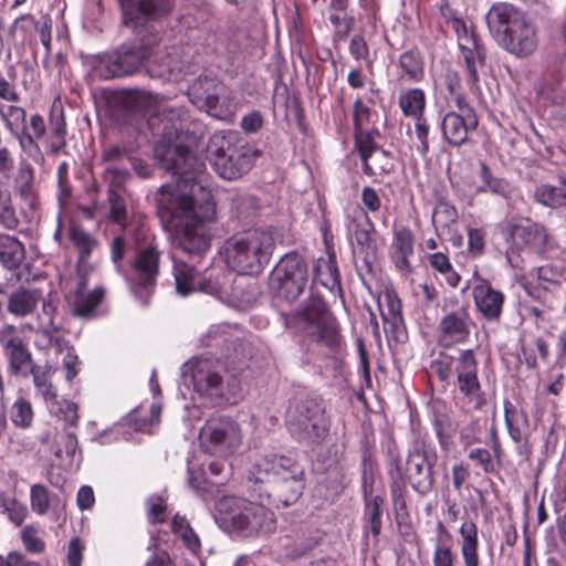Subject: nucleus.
I'll return each instance as SVG.
<instances>
[{
    "label": "nucleus",
    "mask_w": 566,
    "mask_h": 566,
    "mask_svg": "<svg viewBox=\"0 0 566 566\" xmlns=\"http://www.w3.org/2000/svg\"><path fill=\"white\" fill-rule=\"evenodd\" d=\"M227 283H228V279L224 275H222V281H220L219 277H216V279H211V277L200 279L199 277L198 291L213 295L218 298H223L224 296L228 295Z\"/></svg>",
    "instance_id": "nucleus-55"
},
{
    "label": "nucleus",
    "mask_w": 566,
    "mask_h": 566,
    "mask_svg": "<svg viewBox=\"0 0 566 566\" xmlns=\"http://www.w3.org/2000/svg\"><path fill=\"white\" fill-rule=\"evenodd\" d=\"M474 305L481 316L488 322H499L504 305V294L482 281L472 290Z\"/></svg>",
    "instance_id": "nucleus-25"
},
{
    "label": "nucleus",
    "mask_w": 566,
    "mask_h": 566,
    "mask_svg": "<svg viewBox=\"0 0 566 566\" xmlns=\"http://www.w3.org/2000/svg\"><path fill=\"white\" fill-rule=\"evenodd\" d=\"M386 469L389 478V489L392 503L396 507L405 509V483L402 478V461L398 443L389 438L385 444Z\"/></svg>",
    "instance_id": "nucleus-22"
},
{
    "label": "nucleus",
    "mask_w": 566,
    "mask_h": 566,
    "mask_svg": "<svg viewBox=\"0 0 566 566\" xmlns=\"http://www.w3.org/2000/svg\"><path fill=\"white\" fill-rule=\"evenodd\" d=\"M4 355L8 359V373L14 377H29L32 367L38 365L24 343L4 353Z\"/></svg>",
    "instance_id": "nucleus-34"
},
{
    "label": "nucleus",
    "mask_w": 566,
    "mask_h": 566,
    "mask_svg": "<svg viewBox=\"0 0 566 566\" xmlns=\"http://www.w3.org/2000/svg\"><path fill=\"white\" fill-rule=\"evenodd\" d=\"M30 502L32 510L39 514L44 515L50 507L49 490L42 484H34L30 491Z\"/></svg>",
    "instance_id": "nucleus-52"
},
{
    "label": "nucleus",
    "mask_w": 566,
    "mask_h": 566,
    "mask_svg": "<svg viewBox=\"0 0 566 566\" xmlns=\"http://www.w3.org/2000/svg\"><path fill=\"white\" fill-rule=\"evenodd\" d=\"M426 105V94L421 88H408L399 95V107L405 116L416 120V133L420 140H426L429 134V125L423 118Z\"/></svg>",
    "instance_id": "nucleus-24"
},
{
    "label": "nucleus",
    "mask_w": 566,
    "mask_h": 566,
    "mask_svg": "<svg viewBox=\"0 0 566 566\" xmlns=\"http://www.w3.org/2000/svg\"><path fill=\"white\" fill-rule=\"evenodd\" d=\"M398 64L410 82H420L424 76V62L418 49H410L400 54Z\"/></svg>",
    "instance_id": "nucleus-39"
},
{
    "label": "nucleus",
    "mask_w": 566,
    "mask_h": 566,
    "mask_svg": "<svg viewBox=\"0 0 566 566\" xmlns=\"http://www.w3.org/2000/svg\"><path fill=\"white\" fill-rule=\"evenodd\" d=\"M507 240L512 241L506 252V259L512 268L523 269L524 259L520 250L543 256L546 252L548 233L546 229L530 219L511 220L505 229Z\"/></svg>",
    "instance_id": "nucleus-11"
},
{
    "label": "nucleus",
    "mask_w": 566,
    "mask_h": 566,
    "mask_svg": "<svg viewBox=\"0 0 566 566\" xmlns=\"http://www.w3.org/2000/svg\"><path fill=\"white\" fill-rule=\"evenodd\" d=\"M464 62H467V57L471 61H478L479 64L483 65L485 62L486 53L484 45L480 42L479 39L471 40L469 42H461L459 45Z\"/></svg>",
    "instance_id": "nucleus-56"
},
{
    "label": "nucleus",
    "mask_w": 566,
    "mask_h": 566,
    "mask_svg": "<svg viewBox=\"0 0 566 566\" xmlns=\"http://www.w3.org/2000/svg\"><path fill=\"white\" fill-rule=\"evenodd\" d=\"M392 260L400 271H411L409 258L413 255V234L408 228H401L394 234Z\"/></svg>",
    "instance_id": "nucleus-31"
},
{
    "label": "nucleus",
    "mask_w": 566,
    "mask_h": 566,
    "mask_svg": "<svg viewBox=\"0 0 566 566\" xmlns=\"http://www.w3.org/2000/svg\"><path fill=\"white\" fill-rule=\"evenodd\" d=\"M24 342L17 335V327L12 324H6L0 328V345L7 353Z\"/></svg>",
    "instance_id": "nucleus-64"
},
{
    "label": "nucleus",
    "mask_w": 566,
    "mask_h": 566,
    "mask_svg": "<svg viewBox=\"0 0 566 566\" xmlns=\"http://www.w3.org/2000/svg\"><path fill=\"white\" fill-rule=\"evenodd\" d=\"M147 516L151 524L164 523L166 521V501L161 495L154 494L146 501Z\"/></svg>",
    "instance_id": "nucleus-53"
},
{
    "label": "nucleus",
    "mask_w": 566,
    "mask_h": 566,
    "mask_svg": "<svg viewBox=\"0 0 566 566\" xmlns=\"http://www.w3.org/2000/svg\"><path fill=\"white\" fill-rule=\"evenodd\" d=\"M283 232L276 227H260L237 233L226 241V262L239 274H260L270 263Z\"/></svg>",
    "instance_id": "nucleus-4"
},
{
    "label": "nucleus",
    "mask_w": 566,
    "mask_h": 566,
    "mask_svg": "<svg viewBox=\"0 0 566 566\" xmlns=\"http://www.w3.org/2000/svg\"><path fill=\"white\" fill-rule=\"evenodd\" d=\"M310 271L304 256L296 251L284 254L274 269L277 294L287 302L296 301L308 285Z\"/></svg>",
    "instance_id": "nucleus-14"
},
{
    "label": "nucleus",
    "mask_w": 566,
    "mask_h": 566,
    "mask_svg": "<svg viewBox=\"0 0 566 566\" xmlns=\"http://www.w3.org/2000/svg\"><path fill=\"white\" fill-rule=\"evenodd\" d=\"M0 224L8 230H15L20 224L12 205L11 193L2 185H0Z\"/></svg>",
    "instance_id": "nucleus-44"
},
{
    "label": "nucleus",
    "mask_w": 566,
    "mask_h": 566,
    "mask_svg": "<svg viewBox=\"0 0 566 566\" xmlns=\"http://www.w3.org/2000/svg\"><path fill=\"white\" fill-rule=\"evenodd\" d=\"M251 144H222L217 147L210 159L216 172L226 180H234L250 171L259 151Z\"/></svg>",
    "instance_id": "nucleus-16"
},
{
    "label": "nucleus",
    "mask_w": 566,
    "mask_h": 566,
    "mask_svg": "<svg viewBox=\"0 0 566 566\" xmlns=\"http://www.w3.org/2000/svg\"><path fill=\"white\" fill-rule=\"evenodd\" d=\"M534 197L537 202L552 208H566V177L559 176V186L541 185Z\"/></svg>",
    "instance_id": "nucleus-38"
},
{
    "label": "nucleus",
    "mask_w": 566,
    "mask_h": 566,
    "mask_svg": "<svg viewBox=\"0 0 566 566\" xmlns=\"http://www.w3.org/2000/svg\"><path fill=\"white\" fill-rule=\"evenodd\" d=\"M69 238L78 252L80 263H86L90 260L93 250L98 247V241L77 226H72L70 228Z\"/></svg>",
    "instance_id": "nucleus-41"
},
{
    "label": "nucleus",
    "mask_w": 566,
    "mask_h": 566,
    "mask_svg": "<svg viewBox=\"0 0 566 566\" xmlns=\"http://www.w3.org/2000/svg\"><path fill=\"white\" fill-rule=\"evenodd\" d=\"M348 4L349 0H329L328 19L335 41L346 40L355 24V18L347 12Z\"/></svg>",
    "instance_id": "nucleus-27"
},
{
    "label": "nucleus",
    "mask_w": 566,
    "mask_h": 566,
    "mask_svg": "<svg viewBox=\"0 0 566 566\" xmlns=\"http://www.w3.org/2000/svg\"><path fill=\"white\" fill-rule=\"evenodd\" d=\"M365 502V516L368 521L370 532L374 536H378L381 531V513L384 505V497L381 495H369L364 497Z\"/></svg>",
    "instance_id": "nucleus-43"
},
{
    "label": "nucleus",
    "mask_w": 566,
    "mask_h": 566,
    "mask_svg": "<svg viewBox=\"0 0 566 566\" xmlns=\"http://www.w3.org/2000/svg\"><path fill=\"white\" fill-rule=\"evenodd\" d=\"M370 117V109L363 103L360 97L354 102V125L355 135L360 138L365 134L364 126L368 124Z\"/></svg>",
    "instance_id": "nucleus-59"
},
{
    "label": "nucleus",
    "mask_w": 566,
    "mask_h": 566,
    "mask_svg": "<svg viewBox=\"0 0 566 566\" xmlns=\"http://www.w3.org/2000/svg\"><path fill=\"white\" fill-rule=\"evenodd\" d=\"M109 218L119 224H125L127 220L126 202L125 199L115 190L108 193Z\"/></svg>",
    "instance_id": "nucleus-54"
},
{
    "label": "nucleus",
    "mask_w": 566,
    "mask_h": 566,
    "mask_svg": "<svg viewBox=\"0 0 566 566\" xmlns=\"http://www.w3.org/2000/svg\"><path fill=\"white\" fill-rule=\"evenodd\" d=\"M199 144H155L154 157L176 177L156 195L157 214L171 229L177 245L189 255L202 256L211 247L210 223L216 219L211 191L199 179L205 161L192 148Z\"/></svg>",
    "instance_id": "nucleus-1"
},
{
    "label": "nucleus",
    "mask_w": 566,
    "mask_h": 566,
    "mask_svg": "<svg viewBox=\"0 0 566 566\" xmlns=\"http://www.w3.org/2000/svg\"><path fill=\"white\" fill-rule=\"evenodd\" d=\"M172 274L179 295L188 296L198 291L200 275L195 266L180 260H174Z\"/></svg>",
    "instance_id": "nucleus-32"
},
{
    "label": "nucleus",
    "mask_w": 566,
    "mask_h": 566,
    "mask_svg": "<svg viewBox=\"0 0 566 566\" xmlns=\"http://www.w3.org/2000/svg\"><path fill=\"white\" fill-rule=\"evenodd\" d=\"M33 177V169L30 166H24L19 169L14 179V191L30 205L34 199Z\"/></svg>",
    "instance_id": "nucleus-45"
},
{
    "label": "nucleus",
    "mask_w": 566,
    "mask_h": 566,
    "mask_svg": "<svg viewBox=\"0 0 566 566\" xmlns=\"http://www.w3.org/2000/svg\"><path fill=\"white\" fill-rule=\"evenodd\" d=\"M484 443L489 446L490 449L472 448L468 453V459L485 474L495 473L501 467L503 449L494 423L490 426L489 434Z\"/></svg>",
    "instance_id": "nucleus-23"
},
{
    "label": "nucleus",
    "mask_w": 566,
    "mask_h": 566,
    "mask_svg": "<svg viewBox=\"0 0 566 566\" xmlns=\"http://www.w3.org/2000/svg\"><path fill=\"white\" fill-rule=\"evenodd\" d=\"M184 378L190 377L195 390L200 396L223 397V378L208 359L186 365Z\"/></svg>",
    "instance_id": "nucleus-19"
},
{
    "label": "nucleus",
    "mask_w": 566,
    "mask_h": 566,
    "mask_svg": "<svg viewBox=\"0 0 566 566\" xmlns=\"http://www.w3.org/2000/svg\"><path fill=\"white\" fill-rule=\"evenodd\" d=\"M53 368L51 365H36L30 370L32 381L35 387V394L40 396L45 402H55L57 397L56 389L52 384Z\"/></svg>",
    "instance_id": "nucleus-37"
},
{
    "label": "nucleus",
    "mask_w": 566,
    "mask_h": 566,
    "mask_svg": "<svg viewBox=\"0 0 566 566\" xmlns=\"http://www.w3.org/2000/svg\"><path fill=\"white\" fill-rule=\"evenodd\" d=\"M159 265L160 251L150 242L136 249L129 270L124 274L130 291L145 304L156 285Z\"/></svg>",
    "instance_id": "nucleus-12"
},
{
    "label": "nucleus",
    "mask_w": 566,
    "mask_h": 566,
    "mask_svg": "<svg viewBox=\"0 0 566 566\" xmlns=\"http://www.w3.org/2000/svg\"><path fill=\"white\" fill-rule=\"evenodd\" d=\"M365 222V226L355 223L353 228L352 252L359 275L373 274L377 260V243L373 237L376 228L366 212Z\"/></svg>",
    "instance_id": "nucleus-18"
},
{
    "label": "nucleus",
    "mask_w": 566,
    "mask_h": 566,
    "mask_svg": "<svg viewBox=\"0 0 566 566\" xmlns=\"http://www.w3.org/2000/svg\"><path fill=\"white\" fill-rule=\"evenodd\" d=\"M77 447L78 443L76 436L73 432H66L60 437L54 454L59 459H63L64 455L67 458H73Z\"/></svg>",
    "instance_id": "nucleus-60"
},
{
    "label": "nucleus",
    "mask_w": 566,
    "mask_h": 566,
    "mask_svg": "<svg viewBox=\"0 0 566 566\" xmlns=\"http://www.w3.org/2000/svg\"><path fill=\"white\" fill-rule=\"evenodd\" d=\"M521 413L516 407L509 400L504 401V420L510 437L515 442H521L524 439L522 429L518 426Z\"/></svg>",
    "instance_id": "nucleus-49"
},
{
    "label": "nucleus",
    "mask_w": 566,
    "mask_h": 566,
    "mask_svg": "<svg viewBox=\"0 0 566 566\" xmlns=\"http://www.w3.org/2000/svg\"><path fill=\"white\" fill-rule=\"evenodd\" d=\"M454 358L447 354H440L438 358L433 359L430 364L431 371L439 378L440 381H448L454 364Z\"/></svg>",
    "instance_id": "nucleus-58"
},
{
    "label": "nucleus",
    "mask_w": 566,
    "mask_h": 566,
    "mask_svg": "<svg viewBox=\"0 0 566 566\" xmlns=\"http://www.w3.org/2000/svg\"><path fill=\"white\" fill-rule=\"evenodd\" d=\"M378 307L386 332L397 333L403 325L400 298L395 292L386 291L378 298Z\"/></svg>",
    "instance_id": "nucleus-29"
},
{
    "label": "nucleus",
    "mask_w": 566,
    "mask_h": 566,
    "mask_svg": "<svg viewBox=\"0 0 566 566\" xmlns=\"http://www.w3.org/2000/svg\"><path fill=\"white\" fill-rule=\"evenodd\" d=\"M25 258L24 245L12 235L0 234V263L8 270L20 268Z\"/></svg>",
    "instance_id": "nucleus-35"
},
{
    "label": "nucleus",
    "mask_w": 566,
    "mask_h": 566,
    "mask_svg": "<svg viewBox=\"0 0 566 566\" xmlns=\"http://www.w3.org/2000/svg\"><path fill=\"white\" fill-rule=\"evenodd\" d=\"M38 293L24 287H19L8 295L7 311L17 317L31 314L36 307Z\"/></svg>",
    "instance_id": "nucleus-36"
},
{
    "label": "nucleus",
    "mask_w": 566,
    "mask_h": 566,
    "mask_svg": "<svg viewBox=\"0 0 566 566\" xmlns=\"http://www.w3.org/2000/svg\"><path fill=\"white\" fill-rule=\"evenodd\" d=\"M33 419V411L31 403L19 398L12 406L11 420L17 427L28 428Z\"/></svg>",
    "instance_id": "nucleus-50"
},
{
    "label": "nucleus",
    "mask_w": 566,
    "mask_h": 566,
    "mask_svg": "<svg viewBox=\"0 0 566 566\" xmlns=\"http://www.w3.org/2000/svg\"><path fill=\"white\" fill-rule=\"evenodd\" d=\"M433 429L436 432L437 440L442 450H449L451 442V419L450 417L438 410L433 413L432 419Z\"/></svg>",
    "instance_id": "nucleus-47"
},
{
    "label": "nucleus",
    "mask_w": 566,
    "mask_h": 566,
    "mask_svg": "<svg viewBox=\"0 0 566 566\" xmlns=\"http://www.w3.org/2000/svg\"><path fill=\"white\" fill-rule=\"evenodd\" d=\"M54 405H57V409L55 410V415L60 420H63L66 424L75 426L78 419L77 413V405L69 401H57L55 399Z\"/></svg>",
    "instance_id": "nucleus-61"
},
{
    "label": "nucleus",
    "mask_w": 566,
    "mask_h": 566,
    "mask_svg": "<svg viewBox=\"0 0 566 566\" xmlns=\"http://www.w3.org/2000/svg\"><path fill=\"white\" fill-rule=\"evenodd\" d=\"M289 322L311 340L335 349L340 345L339 325L323 296L311 287L310 295Z\"/></svg>",
    "instance_id": "nucleus-8"
},
{
    "label": "nucleus",
    "mask_w": 566,
    "mask_h": 566,
    "mask_svg": "<svg viewBox=\"0 0 566 566\" xmlns=\"http://www.w3.org/2000/svg\"><path fill=\"white\" fill-rule=\"evenodd\" d=\"M538 286L545 291H555L560 287L562 273L552 265H542L535 270Z\"/></svg>",
    "instance_id": "nucleus-48"
},
{
    "label": "nucleus",
    "mask_w": 566,
    "mask_h": 566,
    "mask_svg": "<svg viewBox=\"0 0 566 566\" xmlns=\"http://www.w3.org/2000/svg\"><path fill=\"white\" fill-rule=\"evenodd\" d=\"M439 455L436 447L423 438L413 439L406 453L402 478L405 493L407 484L419 495H428L436 484L434 468Z\"/></svg>",
    "instance_id": "nucleus-10"
},
{
    "label": "nucleus",
    "mask_w": 566,
    "mask_h": 566,
    "mask_svg": "<svg viewBox=\"0 0 566 566\" xmlns=\"http://www.w3.org/2000/svg\"><path fill=\"white\" fill-rule=\"evenodd\" d=\"M156 96L139 94L126 96L127 106L142 109L147 107L145 123L139 128V137L147 142H198V137L190 136L185 129L178 112L166 106H155Z\"/></svg>",
    "instance_id": "nucleus-9"
},
{
    "label": "nucleus",
    "mask_w": 566,
    "mask_h": 566,
    "mask_svg": "<svg viewBox=\"0 0 566 566\" xmlns=\"http://www.w3.org/2000/svg\"><path fill=\"white\" fill-rule=\"evenodd\" d=\"M182 70L184 62L177 46H165L160 50L159 45L146 64V74L163 82L177 81Z\"/></svg>",
    "instance_id": "nucleus-21"
},
{
    "label": "nucleus",
    "mask_w": 566,
    "mask_h": 566,
    "mask_svg": "<svg viewBox=\"0 0 566 566\" xmlns=\"http://www.w3.org/2000/svg\"><path fill=\"white\" fill-rule=\"evenodd\" d=\"M480 168L482 185L476 188L478 193L491 191L492 193L503 198H509L511 196L512 188L505 179L494 177L484 161H480Z\"/></svg>",
    "instance_id": "nucleus-40"
},
{
    "label": "nucleus",
    "mask_w": 566,
    "mask_h": 566,
    "mask_svg": "<svg viewBox=\"0 0 566 566\" xmlns=\"http://www.w3.org/2000/svg\"><path fill=\"white\" fill-rule=\"evenodd\" d=\"M360 486L363 497L374 495V484L377 473V464L371 455L365 454L360 463Z\"/></svg>",
    "instance_id": "nucleus-46"
},
{
    "label": "nucleus",
    "mask_w": 566,
    "mask_h": 566,
    "mask_svg": "<svg viewBox=\"0 0 566 566\" xmlns=\"http://www.w3.org/2000/svg\"><path fill=\"white\" fill-rule=\"evenodd\" d=\"M314 281L329 290L332 293L343 296L340 273L334 251H327V258L317 259L314 266Z\"/></svg>",
    "instance_id": "nucleus-26"
},
{
    "label": "nucleus",
    "mask_w": 566,
    "mask_h": 566,
    "mask_svg": "<svg viewBox=\"0 0 566 566\" xmlns=\"http://www.w3.org/2000/svg\"><path fill=\"white\" fill-rule=\"evenodd\" d=\"M86 283L81 281L77 285L74 301L72 304V314L81 318H92L96 308L104 298L105 292L102 287H96L86 293Z\"/></svg>",
    "instance_id": "nucleus-28"
},
{
    "label": "nucleus",
    "mask_w": 566,
    "mask_h": 566,
    "mask_svg": "<svg viewBox=\"0 0 566 566\" xmlns=\"http://www.w3.org/2000/svg\"><path fill=\"white\" fill-rule=\"evenodd\" d=\"M472 319L468 306L447 312L438 325L439 342L444 346L464 343L471 334Z\"/></svg>",
    "instance_id": "nucleus-20"
},
{
    "label": "nucleus",
    "mask_w": 566,
    "mask_h": 566,
    "mask_svg": "<svg viewBox=\"0 0 566 566\" xmlns=\"http://www.w3.org/2000/svg\"><path fill=\"white\" fill-rule=\"evenodd\" d=\"M478 120L474 115L467 123L463 116L455 113H448L442 120L441 127L446 142H467L468 133L475 128Z\"/></svg>",
    "instance_id": "nucleus-33"
},
{
    "label": "nucleus",
    "mask_w": 566,
    "mask_h": 566,
    "mask_svg": "<svg viewBox=\"0 0 566 566\" xmlns=\"http://www.w3.org/2000/svg\"><path fill=\"white\" fill-rule=\"evenodd\" d=\"M455 554L450 544L437 538L433 552V566H454Z\"/></svg>",
    "instance_id": "nucleus-57"
},
{
    "label": "nucleus",
    "mask_w": 566,
    "mask_h": 566,
    "mask_svg": "<svg viewBox=\"0 0 566 566\" xmlns=\"http://www.w3.org/2000/svg\"><path fill=\"white\" fill-rule=\"evenodd\" d=\"M216 521L224 531L245 537L269 535L276 528L274 513L263 503L223 496L216 505Z\"/></svg>",
    "instance_id": "nucleus-6"
},
{
    "label": "nucleus",
    "mask_w": 566,
    "mask_h": 566,
    "mask_svg": "<svg viewBox=\"0 0 566 566\" xmlns=\"http://www.w3.org/2000/svg\"><path fill=\"white\" fill-rule=\"evenodd\" d=\"M492 38L507 52L516 56H526L537 46L534 25L525 14L513 4L494 3L485 15Z\"/></svg>",
    "instance_id": "nucleus-5"
},
{
    "label": "nucleus",
    "mask_w": 566,
    "mask_h": 566,
    "mask_svg": "<svg viewBox=\"0 0 566 566\" xmlns=\"http://www.w3.org/2000/svg\"><path fill=\"white\" fill-rule=\"evenodd\" d=\"M458 212L454 207L441 202L439 203L432 213V222L433 224L440 223L443 227H447L449 223H453L457 221Z\"/></svg>",
    "instance_id": "nucleus-63"
},
{
    "label": "nucleus",
    "mask_w": 566,
    "mask_h": 566,
    "mask_svg": "<svg viewBox=\"0 0 566 566\" xmlns=\"http://www.w3.org/2000/svg\"><path fill=\"white\" fill-rule=\"evenodd\" d=\"M59 331L60 326L55 323L54 316H50L48 321L43 323L41 334L48 339L49 345L62 352L63 345H66V342L56 336Z\"/></svg>",
    "instance_id": "nucleus-62"
},
{
    "label": "nucleus",
    "mask_w": 566,
    "mask_h": 566,
    "mask_svg": "<svg viewBox=\"0 0 566 566\" xmlns=\"http://www.w3.org/2000/svg\"><path fill=\"white\" fill-rule=\"evenodd\" d=\"M481 422L479 419H472L467 424L461 427L459 431L460 443L464 448H470L474 444L482 443L481 438Z\"/></svg>",
    "instance_id": "nucleus-51"
},
{
    "label": "nucleus",
    "mask_w": 566,
    "mask_h": 566,
    "mask_svg": "<svg viewBox=\"0 0 566 566\" xmlns=\"http://www.w3.org/2000/svg\"><path fill=\"white\" fill-rule=\"evenodd\" d=\"M171 10V0H123V23L134 29L135 36L111 53L96 55V75L103 80H111L146 72L148 60L163 42L161 31L151 21L168 15Z\"/></svg>",
    "instance_id": "nucleus-2"
},
{
    "label": "nucleus",
    "mask_w": 566,
    "mask_h": 566,
    "mask_svg": "<svg viewBox=\"0 0 566 566\" xmlns=\"http://www.w3.org/2000/svg\"><path fill=\"white\" fill-rule=\"evenodd\" d=\"M251 492L260 500L290 506L298 501L305 489L304 467L285 454L269 453L255 460L250 469Z\"/></svg>",
    "instance_id": "nucleus-3"
},
{
    "label": "nucleus",
    "mask_w": 566,
    "mask_h": 566,
    "mask_svg": "<svg viewBox=\"0 0 566 566\" xmlns=\"http://www.w3.org/2000/svg\"><path fill=\"white\" fill-rule=\"evenodd\" d=\"M284 422L296 442L311 448L325 440L331 426L324 401L304 396H295L290 400Z\"/></svg>",
    "instance_id": "nucleus-7"
},
{
    "label": "nucleus",
    "mask_w": 566,
    "mask_h": 566,
    "mask_svg": "<svg viewBox=\"0 0 566 566\" xmlns=\"http://www.w3.org/2000/svg\"><path fill=\"white\" fill-rule=\"evenodd\" d=\"M171 531L181 538L185 546L192 553H197L200 549V539L186 516L176 514L171 522Z\"/></svg>",
    "instance_id": "nucleus-42"
},
{
    "label": "nucleus",
    "mask_w": 566,
    "mask_h": 566,
    "mask_svg": "<svg viewBox=\"0 0 566 566\" xmlns=\"http://www.w3.org/2000/svg\"><path fill=\"white\" fill-rule=\"evenodd\" d=\"M201 446L221 457L233 453L241 444L239 424L228 417H212L200 430Z\"/></svg>",
    "instance_id": "nucleus-15"
},
{
    "label": "nucleus",
    "mask_w": 566,
    "mask_h": 566,
    "mask_svg": "<svg viewBox=\"0 0 566 566\" xmlns=\"http://www.w3.org/2000/svg\"><path fill=\"white\" fill-rule=\"evenodd\" d=\"M454 370L460 392L481 409L486 400L478 377V359L473 349H460L454 358Z\"/></svg>",
    "instance_id": "nucleus-17"
},
{
    "label": "nucleus",
    "mask_w": 566,
    "mask_h": 566,
    "mask_svg": "<svg viewBox=\"0 0 566 566\" xmlns=\"http://www.w3.org/2000/svg\"><path fill=\"white\" fill-rule=\"evenodd\" d=\"M190 102L216 118L231 114L232 99L229 88L217 77L200 75L187 91Z\"/></svg>",
    "instance_id": "nucleus-13"
},
{
    "label": "nucleus",
    "mask_w": 566,
    "mask_h": 566,
    "mask_svg": "<svg viewBox=\"0 0 566 566\" xmlns=\"http://www.w3.org/2000/svg\"><path fill=\"white\" fill-rule=\"evenodd\" d=\"M478 532L476 524L470 520L464 521L459 530L460 551L464 566H480Z\"/></svg>",
    "instance_id": "nucleus-30"
}]
</instances>
